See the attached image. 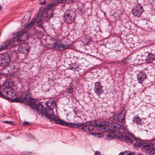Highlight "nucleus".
<instances>
[{
  "label": "nucleus",
  "mask_w": 155,
  "mask_h": 155,
  "mask_svg": "<svg viewBox=\"0 0 155 155\" xmlns=\"http://www.w3.org/2000/svg\"><path fill=\"white\" fill-rule=\"evenodd\" d=\"M100 152L97 151H96L95 152V153L94 154V155H100Z\"/></svg>",
  "instance_id": "nucleus-37"
},
{
  "label": "nucleus",
  "mask_w": 155,
  "mask_h": 155,
  "mask_svg": "<svg viewBox=\"0 0 155 155\" xmlns=\"http://www.w3.org/2000/svg\"><path fill=\"white\" fill-rule=\"evenodd\" d=\"M115 115L116 114L114 113H110L109 114V118L110 119V121L113 122V120L115 119L116 117H115Z\"/></svg>",
  "instance_id": "nucleus-25"
},
{
  "label": "nucleus",
  "mask_w": 155,
  "mask_h": 155,
  "mask_svg": "<svg viewBox=\"0 0 155 155\" xmlns=\"http://www.w3.org/2000/svg\"><path fill=\"white\" fill-rule=\"evenodd\" d=\"M28 39L26 32L24 31H20L15 34L12 38L5 41L0 45V51L10 46L17 45L19 42L25 41Z\"/></svg>",
  "instance_id": "nucleus-1"
},
{
  "label": "nucleus",
  "mask_w": 155,
  "mask_h": 155,
  "mask_svg": "<svg viewBox=\"0 0 155 155\" xmlns=\"http://www.w3.org/2000/svg\"><path fill=\"white\" fill-rule=\"evenodd\" d=\"M12 101L16 102H19L21 103H25L22 97H18L15 98L14 99H13Z\"/></svg>",
  "instance_id": "nucleus-24"
},
{
  "label": "nucleus",
  "mask_w": 155,
  "mask_h": 155,
  "mask_svg": "<svg viewBox=\"0 0 155 155\" xmlns=\"http://www.w3.org/2000/svg\"><path fill=\"white\" fill-rule=\"evenodd\" d=\"M143 57V55H142V57Z\"/></svg>",
  "instance_id": "nucleus-43"
},
{
  "label": "nucleus",
  "mask_w": 155,
  "mask_h": 155,
  "mask_svg": "<svg viewBox=\"0 0 155 155\" xmlns=\"http://www.w3.org/2000/svg\"><path fill=\"white\" fill-rule=\"evenodd\" d=\"M55 123L58 124H59L63 126H66L72 128H77L79 127L82 126V127L80 128L82 130H84L86 132L88 131L92 130L95 127V123H92L90 122L88 124L84 125V123H68L65 122L61 119H55L53 120Z\"/></svg>",
  "instance_id": "nucleus-2"
},
{
  "label": "nucleus",
  "mask_w": 155,
  "mask_h": 155,
  "mask_svg": "<svg viewBox=\"0 0 155 155\" xmlns=\"http://www.w3.org/2000/svg\"><path fill=\"white\" fill-rule=\"evenodd\" d=\"M34 21H31L30 22L28 25L27 27H30L32 26L34 24Z\"/></svg>",
  "instance_id": "nucleus-30"
},
{
  "label": "nucleus",
  "mask_w": 155,
  "mask_h": 155,
  "mask_svg": "<svg viewBox=\"0 0 155 155\" xmlns=\"http://www.w3.org/2000/svg\"><path fill=\"white\" fill-rule=\"evenodd\" d=\"M137 76L138 82L141 84L147 77L146 74L142 72H139L137 74Z\"/></svg>",
  "instance_id": "nucleus-18"
},
{
  "label": "nucleus",
  "mask_w": 155,
  "mask_h": 155,
  "mask_svg": "<svg viewBox=\"0 0 155 155\" xmlns=\"http://www.w3.org/2000/svg\"><path fill=\"white\" fill-rule=\"evenodd\" d=\"M22 124H23V125H28L30 124L29 122H25V121L22 123Z\"/></svg>",
  "instance_id": "nucleus-35"
},
{
  "label": "nucleus",
  "mask_w": 155,
  "mask_h": 155,
  "mask_svg": "<svg viewBox=\"0 0 155 155\" xmlns=\"http://www.w3.org/2000/svg\"><path fill=\"white\" fill-rule=\"evenodd\" d=\"M45 3H46V2H45V0H40V1L39 2V4H43Z\"/></svg>",
  "instance_id": "nucleus-33"
},
{
  "label": "nucleus",
  "mask_w": 155,
  "mask_h": 155,
  "mask_svg": "<svg viewBox=\"0 0 155 155\" xmlns=\"http://www.w3.org/2000/svg\"><path fill=\"white\" fill-rule=\"evenodd\" d=\"M13 85V81L11 79H7L3 83L4 87L7 88H11Z\"/></svg>",
  "instance_id": "nucleus-20"
},
{
  "label": "nucleus",
  "mask_w": 155,
  "mask_h": 155,
  "mask_svg": "<svg viewBox=\"0 0 155 155\" xmlns=\"http://www.w3.org/2000/svg\"><path fill=\"white\" fill-rule=\"evenodd\" d=\"M108 121L102 122L97 125V127L98 130L102 132H107L110 129V126Z\"/></svg>",
  "instance_id": "nucleus-11"
},
{
  "label": "nucleus",
  "mask_w": 155,
  "mask_h": 155,
  "mask_svg": "<svg viewBox=\"0 0 155 155\" xmlns=\"http://www.w3.org/2000/svg\"><path fill=\"white\" fill-rule=\"evenodd\" d=\"M28 50V43L24 42L19 45L18 51L20 53L25 54L27 53Z\"/></svg>",
  "instance_id": "nucleus-14"
},
{
  "label": "nucleus",
  "mask_w": 155,
  "mask_h": 155,
  "mask_svg": "<svg viewBox=\"0 0 155 155\" xmlns=\"http://www.w3.org/2000/svg\"><path fill=\"white\" fill-rule=\"evenodd\" d=\"M141 119L138 115H136L133 117V121L137 124H141Z\"/></svg>",
  "instance_id": "nucleus-22"
},
{
  "label": "nucleus",
  "mask_w": 155,
  "mask_h": 155,
  "mask_svg": "<svg viewBox=\"0 0 155 155\" xmlns=\"http://www.w3.org/2000/svg\"><path fill=\"white\" fill-rule=\"evenodd\" d=\"M2 9V7L1 6H0V11Z\"/></svg>",
  "instance_id": "nucleus-41"
},
{
  "label": "nucleus",
  "mask_w": 155,
  "mask_h": 155,
  "mask_svg": "<svg viewBox=\"0 0 155 155\" xmlns=\"http://www.w3.org/2000/svg\"><path fill=\"white\" fill-rule=\"evenodd\" d=\"M1 74L2 75H3L4 76H8V74L4 73V72H2L1 73Z\"/></svg>",
  "instance_id": "nucleus-38"
},
{
  "label": "nucleus",
  "mask_w": 155,
  "mask_h": 155,
  "mask_svg": "<svg viewBox=\"0 0 155 155\" xmlns=\"http://www.w3.org/2000/svg\"><path fill=\"white\" fill-rule=\"evenodd\" d=\"M43 16L42 13L38 12L37 15L35 16V20L34 21L35 22L37 23L38 26L42 28H43L41 20V18Z\"/></svg>",
  "instance_id": "nucleus-16"
},
{
  "label": "nucleus",
  "mask_w": 155,
  "mask_h": 155,
  "mask_svg": "<svg viewBox=\"0 0 155 155\" xmlns=\"http://www.w3.org/2000/svg\"><path fill=\"white\" fill-rule=\"evenodd\" d=\"M15 95V93L11 88L6 87L0 89V97L5 99H12Z\"/></svg>",
  "instance_id": "nucleus-5"
},
{
  "label": "nucleus",
  "mask_w": 155,
  "mask_h": 155,
  "mask_svg": "<svg viewBox=\"0 0 155 155\" xmlns=\"http://www.w3.org/2000/svg\"><path fill=\"white\" fill-rule=\"evenodd\" d=\"M75 13L73 11L67 12L64 17V21L68 24H71L74 21Z\"/></svg>",
  "instance_id": "nucleus-9"
},
{
  "label": "nucleus",
  "mask_w": 155,
  "mask_h": 155,
  "mask_svg": "<svg viewBox=\"0 0 155 155\" xmlns=\"http://www.w3.org/2000/svg\"><path fill=\"white\" fill-rule=\"evenodd\" d=\"M73 65L74 67H75L74 68H77L78 66L76 63H74Z\"/></svg>",
  "instance_id": "nucleus-36"
},
{
  "label": "nucleus",
  "mask_w": 155,
  "mask_h": 155,
  "mask_svg": "<svg viewBox=\"0 0 155 155\" xmlns=\"http://www.w3.org/2000/svg\"><path fill=\"white\" fill-rule=\"evenodd\" d=\"M132 143L134 147H139L144 144V142L143 140L135 137Z\"/></svg>",
  "instance_id": "nucleus-15"
},
{
  "label": "nucleus",
  "mask_w": 155,
  "mask_h": 155,
  "mask_svg": "<svg viewBox=\"0 0 155 155\" xmlns=\"http://www.w3.org/2000/svg\"><path fill=\"white\" fill-rule=\"evenodd\" d=\"M145 149V151L150 155L155 153V138L152 139L150 143L146 144L142 147Z\"/></svg>",
  "instance_id": "nucleus-7"
},
{
  "label": "nucleus",
  "mask_w": 155,
  "mask_h": 155,
  "mask_svg": "<svg viewBox=\"0 0 155 155\" xmlns=\"http://www.w3.org/2000/svg\"><path fill=\"white\" fill-rule=\"evenodd\" d=\"M24 102L28 103L29 106L34 109L38 105L35 102V100L31 98V95L28 90L24 92L21 95Z\"/></svg>",
  "instance_id": "nucleus-4"
},
{
  "label": "nucleus",
  "mask_w": 155,
  "mask_h": 155,
  "mask_svg": "<svg viewBox=\"0 0 155 155\" xmlns=\"http://www.w3.org/2000/svg\"><path fill=\"white\" fill-rule=\"evenodd\" d=\"M134 137L133 134L127 132L124 134H120L118 138L122 141H124L127 144L130 145L132 143Z\"/></svg>",
  "instance_id": "nucleus-6"
},
{
  "label": "nucleus",
  "mask_w": 155,
  "mask_h": 155,
  "mask_svg": "<svg viewBox=\"0 0 155 155\" xmlns=\"http://www.w3.org/2000/svg\"><path fill=\"white\" fill-rule=\"evenodd\" d=\"M111 128L113 130H110L109 132L114 133V131H120L122 129L121 125L117 122H112L111 124Z\"/></svg>",
  "instance_id": "nucleus-17"
},
{
  "label": "nucleus",
  "mask_w": 155,
  "mask_h": 155,
  "mask_svg": "<svg viewBox=\"0 0 155 155\" xmlns=\"http://www.w3.org/2000/svg\"><path fill=\"white\" fill-rule=\"evenodd\" d=\"M74 91V85L72 84H71L68 87L67 89V91L69 93H72Z\"/></svg>",
  "instance_id": "nucleus-26"
},
{
  "label": "nucleus",
  "mask_w": 155,
  "mask_h": 155,
  "mask_svg": "<svg viewBox=\"0 0 155 155\" xmlns=\"http://www.w3.org/2000/svg\"><path fill=\"white\" fill-rule=\"evenodd\" d=\"M137 155H143L142 154L139 153V154H138Z\"/></svg>",
  "instance_id": "nucleus-40"
},
{
  "label": "nucleus",
  "mask_w": 155,
  "mask_h": 155,
  "mask_svg": "<svg viewBox=\"0 0 155 155\" xmlns=\"http://www.w3.org/2000/svg\"><path fill=\"white\" fill-rule=\"evenodd\" d=\"M10 61V58L8 54L6 52L2 53L0 60V65L2 66H6L9 64Z\"/></svg>",
  "instance_id": "nucleus-10"
},
{
  "label": "nucleus",
  "mask_w": 155,
  "mask_h": 155,
  "mask_svg": "<svg viewBox=\"0 0 155 155\" xmlns=\"http://www.w3.org/2000/svg\"><path fill=\"white\" fill-rule=\"evenodd\" d=\"M92 134L95 137H99L101 136V135H102V134L98 133H95Z\"/></svg>",
  "instance_id": "nucleus-28"
},
{
  "label": "nucleus",
  "mask_w": 155,
  "mask_h": 155,
  "mask_svg": "<svg viewBox=\"0 0 155 155\" xmlns=\"http://www.w3.org/2000/svg\"><path fill=\"white\" fill-rule=\"evenodd\" d=\"M38 12H41L42 13L43 15L44 14L45 12V11L44 8H41Z\"/></svg>",
  "instance_id": "nucleus-34"
},
{
  "label": "nucleus",
  "mask_w": 155,
  "mask_h": 155,
  "mask_svg": "<svg viewBox=\"0 0 155 155\" xmlns=\"http://www.w3.org/2000/svg\"><path fill=\"white\" fill-rule=\"evenodd\" d=\"M123 155H132L133 153L130 151H126L124 152H122Z\"/></svg>",
  "instance_id": "nucleus-27"
},
{
  "label": "nucleus",
  "mask_w": 155,
  "mask_h": 155,
  "mask_svg": "<svg viewBox=\"0 0 155 155\" xmlns=\"http://www.w3.org/2000/svg\"><path fill=\"white\" fill-rule=\"evenodd\" d=\"M119 155H123L122 152H120Z\"/></svg>",
  "instance_id": "nucleus-39"
},
{
  "label": "nucleus",
  "mask_w": 155,
  "mask_h": 155,
  "mask_svg": "<svg viewBox=\"0 0 155 155\" xmlns=\"http://www.w3.org/2000/svg\"><path fill=\"white\" fill-rule=\"evenodd\" d=\"M2 122L4 123H6L8 124H12V121H3Z\"/></svg>",
  "instance_id": "nucleus-32"
},
{
  "label": "nucleus",
  "mask_w": 155,
  "mask_h": 155,
  "mask_svg": "<svg viewBox=\"0 0 155 155\" xmlns=\"http://www.w3.org/2000/svg\"><path fill=\"white\" fill-rule=\"evenodd\" d=\"M154 59V55L152 54L148 53V57L145 60L147 63H152Z\"/></svg>",
  "instance_id": "nucleus-21"
},
{
  "label": "nucleus",
  "mask_w": 155,
  "mask_h": 155,
  "mask_svg": "<svg viewBox=\"0 0 155 155\" xmlns=\"http://www.w3.org/2000/svg\"><path fill=\"white\" fill-rule=\"evenodd\" d=\"M37 114L41 116L44 115L50 120H53L56 118V116L53 114V110L51 109H45L41 104H39L34 109Z\"/></svg>",
  "instance_id": "nucleus-3"
},
{
  "label": "nucleus",
  "mask_w": 155,
  "mask_h": 155,
  "mask_svg": "<svg viewBox=\"0 0 155 155\" xmlns=\"http://www.w3.org/2000/svg\"><path fill=\"white\" fill-rule=\"evenodd\" d=\"M57 4V1L55 0L48 5L46 7V8L48 9H51L52 7L55 6Z\"/></svg>",
  "instance_id": "nucleus-23"
},
{
  "label": "nucleus",
  "mask_w": 155,
  "mask_h": 155,
  "mask_svg": "<svg viewBox=\"0 0 155 155\" xmlns=\"http://www.w3.org/2000/svg\"><path fill=\"white\" fill-rule=\"evenodd\" d=\"M66 0H57V3H63L65 2Z\"/></svg>",
  "instance_id": "nucleus-31"
},
{
  "label": "nucleus",
  "mask_w": 155,
  "mask_h": 155,
  "mask_svg": "<svg viewBox=\"0 0 155 155\" xmlns=\"http://www.w3.org/2000/svg\"><path fill=\"white\" fill-rule=\"evenodd\" d=\"M94 91L95 94L99 96L103 93L104 90L100 82H96L95 83Z\"/></svg>",
  "instance_id": "nucleus-13"
},
{
  "label": "nucleus",
  "mask_w": 155,
  "mask_h": 155,
  "mask_svg": "<svg viewBox=\"0 0 155 155\" xmlns=\"http://www.w3.org/2000/svg\"><path fill=\"white\" fill-rule=\"evenodd\" d=\"M123 64H124V63H125V62H124L123 61Z\"/></svg>",
  "instance_id": "nucleus-42"
},
{
  "label": "nucleus",
  "mask_w": 155,
  "mask_h": 155,
  "mask_svg": "<svg viewBox=\"0 0 155 155\" xmlns=\"http://www.w3.org/2000/svg\"><path fill=\"white\" fill-rule=\"evenodd\" d=\"M143 8L140 5H137L132 11V14L134 16H140L143 12Z\"/></svg>",
  "instance_id": "nucleus-12"
},
{
  "label": "nucleus",
  "mask_w": 155,
  "mask_h": 155,
  "mask_svg": "<svg viewBox=\"0 0 155 155\" xmlns=\"http://www.w3.org/2000/svg\"><path fill=\"white\" fill-rule=\"evenodd\" d=\"M125 112V110H122L118 114L117 116V119L118 121L121 122L124 120V118Z\"/></svg>",
  "instance_id": "nucleus-19"
},
{
  "label": "nucleus",
  "mask_w": 155,
  "mask_h": 155,
  "mask_svg": "<svg viewBox=\"0 0 155 155\" xmlns=\"http://www.w3.org/2000/svg\"><path fill=\"white\" fill-rule=\"evenodd\" d=\"M72 46V45L68 42L62 44L60 40H58L53 44V47L57 48L59 50L63 51L65 49L71 48Z\"/></svg>",
  "instance_id": "nucleus-8"
},
{
  "label": "nucleus",
  "mask_w": 155,
  "mask_h": 155,
  "mask_svg": "<svg viewBox=\"0 0 155 155\" xmlns=\"http://www.w3.org/2000/svg\"><path fill=\"white\" fill-rule=\"evenodd\" d=\"M27 18V15L25 16L24 18H23V19L22 20V22H24V21H25V20H26V22H28V20L29 19V17H28V18L27 20L26 18Z\"/></svg>",
  "instance_id": "nucleus-29"
}]
</instances>
